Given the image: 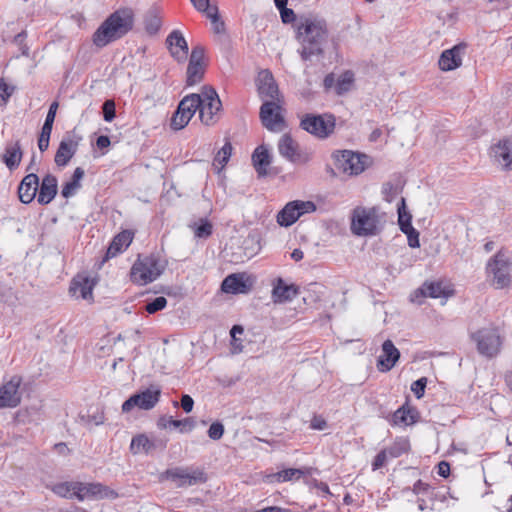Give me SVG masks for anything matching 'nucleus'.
Returning <instances> with one entry per match:
<instances>
[{
	"instance_id": "obj_1",
	"label": "nucleus",
	"mask_w": 512,
	"mask_h": 512,
	"mask_svg": "<svg viewBox=\"0 0 512 512\" xmlns=\"http://www.w3.org/2000/svg\"><path fill=\"white\" fill-rule=\"evenodd\" d=\"M296 29V37L301 44V59L308 61L313 56H321L328 38L326 21L314 15L302 16L297 21Z\"/></svg>"
},
{
	"instance_id": "obj_2",
	"label": "nucleus",
	"mask_w": 512,
	"mask_h": 512,
	"mask_svg": "<svg viewBox=\"0 0 512 512\" xmlns=\"http://www.w3.org/2000/svg\"><path fill=\"white\" fill-rule=\"evenodd\" d=\"M133 25V10L128 7L120 8L110 14L94 32L93 43L97 47H104L125 36L132 30Z\"/></svg>"
},
{
	"instance_id": "obj_3",
	"label": "nucleus",
	"mask_w": 512,
	"mask_h": 512,
	"mask_svg": "<svg viewBox=\"0 0 512 512\" xmlns=\"http://www.w3.org/2000/svg\"><path fill=\"white\" fill-rule=\"evenodd\" d=\"M165 265L155 255L139 258L132 266L130 277L133 283L146 285L155 281L164 271Z\"/></svg>"
},
{
	"instance_id": "obj_4",
	"label": "nucleus",
	"mask_w": 512,
	"mask_h": 512,
	"mask_svg": "<svg viewBox=\"0 0 512 512\" xmlns=\"http://www.w3.org/2000/svg\"><path fill=\"white\" fill-rule=\"evenodd\" d=\"M379 224L378 208L357 206L351 215V232L356 236H370L377 233Z\"/></svg>"
},
{
	"instance_id": "obj_5",
	"label": "nucleus",
	"mask_w": 512,
	"mask_h": 512,
	"mask_svg": "<svg viewBox=\"0 0 512 512\" xmlns=\"http://www.w3.org/2000/svg\"><path fill=\"white\" fill-rule=\"evenodd\" d=\"M336 168L349 176L361 174L368 165V156L351 150L335 151L332 154Z\"/></svg>"
},
{
	"instance_id": "obj_6",
	"label": "nucleus",
	"mask_w": 512,
	"mask_h": 512,
	"mask_svg": "<svg viewBox=\"0 0 512 512\" xmlns=\"http://www.w3.org/2000/svg\"><path fill=\"white\" fill-rule=\"evenodd\" d=\"M510 259L507 254L500 250L489 260L487 273L492 277V285L496 289H504L510 286Z\"/></svg>"
},
{
	"instance_id": "obj_7",
	"label": "nucleus",
	"mask_w": 512,
	"mask_h": 512,
	"mask_svg": "<svg viewBox=\"0 0 512 512\" xmlns=\"http://www.w3.org/2000/svg\"><path fill=\"white\" fill-rule=\"evenodd\" d=\"M201 100L199 106V118L205 125H213L218 120V113L222 104L216 91L210 86H204L201 93L198 94Z\"/></svg>"
},
{
	"instance_id": "obj_8",
	"label": "nucleus",
	"mask_w": 512,
	"mask_h": 512,
	"mask_svg": "<svg viewBox=\"0 0 512 512\" xmlns=\"http://www.w3.org/2000/svg\"><path fill=\"white\" fill-rule=\"evenodd\" d=\"M316 204L312 201L295 200L288 202L277 214V223L281 227L293 225L302 215L315 212Z\"/></svg>"
},
{
	"instance_id": "obj_9",
	"label": "nucleus",
	"mask_w": 512,
	"mask_h": 512,
	"mask_svg": "<svg viewBox=\"0 0 512 512\" xmlns=\"http://www.w3.org/2000/svg\"><path fill=\"white\" fill-rule=\"evenodd\" d=\"M300 127L308 133L324 139L333 133L335 117L332 114H308L301 120Z\"/></svg>"
},
{
	"instance_id": "obj_10",
	"label": "nucleus",
	"mask_w": 512,
	"mask_h": 512,
	"mask_svg": "<svg viewBox=\"0 0 512 512\" xmlns=\"http://www.w3.org/2000/svg\"><path fill=\"white\" fill-rule=\"evenodd\" d=\"M477 344V350L486 357L495 356L500 349L501 340L498 330L493 327L479 329L471 335Z\"/></svg>"
},
{
	"instance_id": "obj_11",
	"label": "nucleus",
	"mask_w": 512,
	"mask_h": 512,
	"mask_svg": "<svg viewBox=\"0 0 512 512\" xmlns=\"http://www.w3.org/2000/svg\"><path fill=\"white\" fill-rule=\"evenodd\" d=\"M200 105L201 100L198 94H190L184 97L171 118V128L173 130L183 129L189 123Z\"/></svg>"
},
{
	"instance_id": "obj_12",
	"label": "nucleus",
	"mask_w": 512,
	"mask_h": 512,
	"mask_svg": "<svg viewBox=\"0 0 512 512\" xmlns=\"http://www.w3.org/2000/svg\"><path fill=\"white\" fill-rule=\"evenodd\" d=\"M279 154L294 164H306L310 153L300 149L298 143L289 134H283L278 141Z\"/></svg>"
},
{
	"instance_id": "obj_13",
	"label": "nucleus",
	"mask_w": 512,
	"mask_h": 512,
	"mask_svg": "<svg viewBox=\"0 0 512 512\" xmlns=\"http://www.w3.org/2000/svg\"><path fill=\"white\" fill-rule=\"evenodd\" d=\"M161 391L158 388H148L129 397L122 405V411L127 413L134 407L143 410L152 409L159 401Z\"/></svg>"
},
{
	"instance_id": "obj_14",
	"label": "nucleus",
	"mask_w": 512,
	"mask_h": 512,
	"mask_svg": "<svg viewBox=\"0 0 512 512\" xmlns=\"http://www.w3.org/2000/svg\"><path fill=\"white\" fill-rule=\"evenodd\" d=\"M205 50L202 46L197 45L193 47L189 64L187 67V79L186 83L189 86H193L197 83H199L205 72Z\"/></svg>"
},
{
	"instance_id": "obj_15",
	"label": "nucleus",
	"mask_w": 512,
	"mask_h": 512,
	"mask_svg": "<svg viewBox=\"0 0 512 512\" xmlns=\"http://www.w3.org/2000/svg\"><path fill=\"white\" fill-rule=\"evenodd\" d=\"M22 384V377L14 375L11 379L0 386V409L15 408L21 402V392L19 391Z\"/></svg>"
},
{
	"instance_id": "obj_16",
	"label": "nucleus",
	"mask_w": 512,
	"mask_h": 512,
	"mask_svg": "<svg viewBox=\"0 0 512 512\" xmlns=\"http://www.w3.org/2000/svg\"><path fill=\"white\" fill-rule=\"evenodd\" d=\"M118 494L101 483L76 482V498L83 501L85 498L115 499Z\"/></svg>"
},
{
	"instance_id": "obj_17",
	"label": "nucleus",
	"mask_w": 512,
	"mask_h": 512,
	"mask_svg": "<svg viewBox=\"0 0 512 512\" xmlns=\"http://www.w3.org/2000/svg\"><path fill=\"white\" fill-rule=\"evenodd\" d=\"M260 119L265 128L278 131L284 120L280 114V106L274 101H266L260 108Z\"/></svg>"
},
{
	"instance_id": "obj_18",
	"label": "nucleus",
	"mask_w": 512,
	"mask_h": 512,
	"mask_svg": "<svg viewBox=\"0 0 512 512\" xmlns=\"http://www.w3.org/2000/svg\"><path fill=\"white\" fill-rule=\"evenodd\" d=\"M167 476L177 482L179 487L192 486L206 481L205 474L201 470H190L188 468H173L167 470Z\"/></svg>"
},
{
	"instance_id": "obj_19",
	"label": "nucleus",
	"mask_w": 512,
	"mask_h": 512,
	"mask_svg": "<svg viewBox=\"0 0 512 512\" xmlns=\"http://www.w3.org/2000/svg\"><path fill=\"white\" fill-rule=\"evenodd\" d=\"M80 137L68 134L61 140L55 154L54 161L57 166H66L77 152Z\"/></svg>"
},
{
	"instance_id": "obj_20",
	"label": "nucleus",
	"mask_w": 512,
	"mask_h": 512,
	"mask_svg": "<svg viewBox=\"0 0 512 512\" xmlns=\"http://www.w3.org/2000/svg\"><path fill=\"white\" fill-rule=\"evenodd\" d=\"M253 285V280L245 273H234L228 275L221 284L225 293L238 294L248 292Z\"/></svg>"
},
{
	"instance_id": "obj_21",
	"label": "nucleus",
	"mask_w": 512,
	"mask_h": 512,
	"mask_svg": "<svg viewBox=\"0 0 512 512\" xmlns=\"http://www.w3.org/2000/svg\"><path fill=\"white\" fill-rule=\"evenodd\" d=\"M466 45L463 43L457 44L451 49L444 50L438 60L439 68L442 71H451L461 66L462 56L464 54Z\"/></svg>"
},
{
	"instance_id": "obj_22",
	"label": "nucleus",
	"mask_w": 512,
	"mask_h": 512,
	"mask_svg": "<svg viewBox=\"0 0 512 512\" xmlns=\"http://www.w3.org/2000/svg\"><path fill=\"white\" fill-rule=\"evenodd\" d=\"M451 292L442 286L440 282H425L419 289H417L411 296L412 302L421 304L419 298H444L447 299Z\"/></svg>"
},
{
	"instance_id": "obj_23",
	"label": "nucleus",
	"mask_w": 512,
	"mask_h": 512,
	"mask_svg": "<svg viewBox=\"0 0 512 512\" xmlns=\"http://www.w3.org/2000/svg\"><path fill=\"white\" fill-rule=\"evenodd\" d=\"M491 157L503 169H512V139H504L491 147Z\"/></svg>"
},
{
	"instance_id": "obj_24",
	"label": "nucleus",
	"mask_w": 512,
	"mask_h": 512,
	"mask_svg": "<svg viewBox=\"0 0 512 512\" xmlns=\"http://www.w3.org/2000/svg\"><path fill=\"white\" fill-rule=\"evenodd\" d=\"M400 358V352L391 340H386L382 344V353L377 360V369L380 372L390 371Z\"/></svg>"
},
{
	"instance_id": "obj_25",
	"label": "nucleus",
	"mask_w": 512,
	"mask_h": 512,
	"mask_svg": "<svg viewBox=\"0 0 512 512\" xmlns=\"http://www.w3.org/2000/svg\"><path fill=\"white\" fill-rule=\"evenodd\" d=\"M166 44L178 62H184L188 56V44L179 30H173L166 39Z\"/></svg>"
},
{
	"instance_id": "obj_26",
	"label": "nucleus",
	"mask_w": 512,
	"mask_h": 512,
	"mask_svg": "<svg viewBox=\"0 0 512 512\" xmlns=\"http://www.w3.org/2000/svg\"><path fill=\"white\" fill-rule=\"evenodd\" d=\"M95 282L86 275L78 274L71 282L69 292L76 298L91 300Z\"/></svg>"
},
{
	"instance_id": "obj_27",
	"label": "nucleus",
	"mask_w": 512,
	"mask_h": 512,
	"mask_svg": "<svg viewBox=\"0 0 512 512\" xmlns=\"http://www.w3.org/2000/svg\"><path fill=\"white\" fill-rule=\"evenodd\" d=\"M39 188V177L35 173L27 174L18 186L19 200L23 204L31 203Z\"/></svg>"
},
{
	"instance_id": "obj_28",
	"label": "nucleus",
	"mask_w": 512,
	"mask_h": 512,
	"mask_svg": "<svg viewBox=\"0 0 512 512\" xmlns=\"http://www.w3.org/2000/svg\"><path fill=\"white\" fill-rule=\"evenodd\" d=\"M258 92L262 98L278 99V86L273 75L268 70H262L258 75Z\"/></svg>"
},
{
	"instance_id": "obj_29",
	"label": "nucleus",
	"mask_w": 512,
	"mask_h": 512,
	"mask_svg": "<svg viewBox=\"0 0 512 512\" xmlns=\"http://www.w3.org/2000/svg\"><path fill=\"white\" fill-rule=\"evenodd\" d=\"M38 190V203L41 205L49 204L57 195V178L52 174L45 175L41 184L39 185Z\"/></svg>"
},
{
	"instance_id": "obj_30",
	"label": "nucleus",
	"mask_w": 512,
	"mask_h": 512,
	"mask_svg": "<svg viewBox=\"0 0 512 512\" xmlns=\"http://www.w3.org/2000/svg\"><path fill=\"white\" fill-rule=\"evenodd\" d=\"M298 294V287L294 284H286L282 278H278L273 286L272 299L275 303L291 301Z\"/></svg>"
},
{
	"instance_id": "obj_31",
	"label": "nucleus",
	"mask_w": 512,
	"mask_h": 512,
	"mask_svg": "<svg viewBox=\"0 0 512 512\" xmlns=\"http://www.w3.org/2000/svg\"><path fill=\"white\" fill-rule=\"evenodd\" d=\"M132 240L133 233L130 230H124L117 234L107 249L106 258L115 257L118 253L125 250L131 244Z\"/></svg>"
},
{
	"instance_id": "obj_32",
	"label": "nucleus",
	"mask_w": 512,
	"mask_h": 512,
	"mask_svg": "<svg viewBox=\"0 0 512 512\" xmlns=\"http://www.w3.org/2000/svg\"><path fill=\"white\" fill-rule=\"evenodd\" d=\"M252 163L258 174L262 177L267 175V168L271 164L269 150L264 146H258L252 154Z\"/></svg>"
},
{
	"instance_id": "obj_33",
	"label": "nucleus",
	"mask_w": 512,
	"mask_h": 512,
	"mask_svg": "<svg viewBox=\"0 0 512 512\" xmlns=\"http://www.w3.org/2000/svg\"><path fill=\"white\" fill-rule=\"evenodd\" d=\"M22 159V150L19 142L8 144L5 148L3 155V161L5 165L10 169L14 170L17 168Z\"/></svg>"
},
{
	"instance_id": "obj_34",
	"label": "nucleus",
	"mask_w": 512,
	"mask_h": 512,
	"mask_svg": "<svg viewBox=\"0 0 512 512\" xmlns=\"http://www.w3.org/2000/svg\"><path fill=\"white\" fill-rule=\"evenodd\" d=\"M304 474H305V472L302 469L289 468V469H284L282 471H279L277 473H272V474L266 475L264 480L268 483L287 482V481H292V480H298Z\"/></svg>"
},
{
	"instance_id": "obj_35",
	"label": "nucleus",
	"mask_w": 512,
	"mask_h": 512,
	"mask_svg": "<svg viewBox=\"0 0 512 512\" xmlns=\"http://www.w3.org/2000/svg\"><path fill=\"white\" fill-rule=\"evenodd\" d=\"M156 448L155 442L151 441L145 434H139L132 438L130 451L132 454H149Z\"/></svg>"
},
{
	"instance_id": "obj_36",
	"label": "nucleus",
	"mask_w": 512,
	"mask_h": 512,
	"mask_svg": "<svg viewBox=\"0 0 512 512\" xmlns=\"http://www.w3.org/2000/svg\"><path fill=\"white\" fill-rule=\"evenodd\" d=\"M417 411L409 406H402L393 414V423L395 425H411L416 422Z\"/></svg>"
},
{
	"instance_id": "obj_37",
	"label": "nucleus",
	"mask_w": 512,
	"mask_h": 512,
	"mask_svg": "<svg viewBox=\"0 0 512 512\" xmlns=\"http://www.w3.org/2000/svg\"><path fill=\"white\" fill-rule=\"evenodd\" d=\"M410 449V443L405 438L397 439L391 446L386 448L389 457L398 458L401 455L407 453Z\"/></svg>"
},
{
	"instance_id": "obj_38",
	"label": "nucleus",
	"mask_w": 512,
	"mask_h": 512,
	"mask_svg": "<svg viewBox=\"0 0 512 512\" xmlns=\"http://www.w3.org/2000/svg\"><path fill=\"white\" fill-rule=\"evenodd\" d=\"M231 153H232V145L229 141H227L224 144V146L216 154L214 161H213V166L215 168H217L218 171L223 169L224 166L226 165V163L228 162V160L231 156Z\"/></svg>"
},
{
	"instance_id": "obj_39",
	"label": "nucleus",
	"mask_w": 512,
	"mask_h": 512,
	"mask_svg": "<svg viewBox=\"0 0 512 512\" xmlns=\"http://www.w3.org/2000/svg\"><path fill=\"white\" fill-rule=\"evenodd\" d=\"M52 491L64 498L76 497V482L58 483L52 487Z\"/></svg>"
},
{
	"instance_id": "obj_40",
	"label": "nucleus",
	"mask_w": 512,
	"mask_h": 512,
	"mask_svg": "<svg viewBox=\"0 0 512 512\" xmlns=\"http://www.w3.org/2000/svg\"><path fill=\"white\" fill-rule=\"evenodd\" d=\"M199 12H203L206 14V16L211 19V22H212V25H213V30L216 32V33H222L224 32L225 30V25H224V22L221 21L218 17V9L217 7H212L210 5H208V8L207 10H198Z\"/></svg>"
},
{
	"instance_id": "obj_41",
	"label": "nucleus",
	"mask_w": 512,
	"mask_h": 512,
	"mask_svg": "<svg viewBox=\"0 0 512 512\" xmlns=\"http://www.w3.org/2000/svg\"><path fill=\"white\" fill-rule=\"evenodd\" d=\"M169 425L173 426L174 428H179L181 433L190 432L195 427V421L193 418H185L182 420H176L172 417H169L168 419Z\"/></svg>"
},
{
	"instance_id": "obj_42",
	"label": "nucleus",
	"mask_w": 512,
	"mask_h": 512,
	"mask_svg": "<svg viewBox=\"0 0 512 512\" xmlns=\"http://www.w3.org/2000/svg\"><path fill=\"white\" fill-rule=\"evenodd\" d=\"M412 216L406 211L405 199L401 198L400 205L398 206V224L401 231L405 229V225L412 226Z\"/></svg>"
},
{
	"instance_id": "obj_43",
	"label": "nucleus",
	"mask_w": 512,
	"mask_h": 512,
	"mask_svg": "<svg viewBox=\"0 0 512 512\" xmlns=\"http://www.w3.org/2000/svg\"><path fill=\"white\" fill-rule=\"evenodd\" d=\"M161 24V18L155 13H149L145 18V29L151 35L159 31Z\"/></svg>"
},
{
	"instance_id": "obj_44",
	"label": "nucleus",
	"mask_w": 512,
	"mask_h": 512,
	"mask_svg": "<svg viewBox=\"0 0 512 512\" xmlns=\"http://www.w3.org/2000/svg\"><path fill=\"white\" fill-rule=\"evenodd\" d=\"M353 83V75L350 72L344 73L337 81L336 91L337 94L342 95L348 92Z\"/></svg>"
},
{
	"instance_id": "obj_45",
	"label": "nucleus",
	"mask_w": 512,
	"mask_h": 512,
	"mask_svg": "<svg viewBox=\"0 0 512 512\" xmlns=\"http://www.w3.org/2000/svg\"><path fill=\"white\" fill-rule=\"evenodd\" d=\"M166 305H167V299L163 296H159V297H156L155 299H153L151 302H148L145 305V310L149 314H154L157 311L164 309L166 307Z\"/></svg>"
},
{
	"instance_id": "obj_46",
	"label": "nucleus",
	"mask_w": 512,
	"mask_h": 512,
	"mask_svg": "<svg viewBox=\"0 0 512 512\" xmlns=\"http://www.w3.org/2000/svg\"><path fill=\"white\" fill-rule=\"evenodd\" d=\"M402 232L407 236L408 245L411 248H418L420 246L419 232L413 226L405 225V229Z\"/></svg>"
},
{
	"instance_id": "obj_47",
	"label": "nucleus",
	"mask_w": 512,
	"mask_h": 512,
	"mask_svg": "<svg viewBox=\"0 0 512 512\" xmlns=\"http://www.w3.org/2000/svg\"><path fill=\"white\" fill-rule=\"evenodd\" d=\"M212 224L208 220H201L200 225L195 228V236L198 238H207L212 234Z\"/></svg>"
},
{
	"instance_id": "obj_48",
	"label": "nucleus",
	"mask_w": 512,
	"mask_h": 512,
	"mask_svg": "<svg viewBox=\"0 0 512 512\" xmlns=\"http://www.w3.org/2000/svg\"><path fill=\"white\" fill-rule=\"evenodd\" d=\"M224 426L221 422L216 421L212 423L208 429V436L212 440H219L224 434Z\"/></svg>"
},
{
	"instance_id": "obj_49",
	"label": "nucleus",
	"mask_w": 512,
	"mask_h": 512,
	"mask_svg": "<svg viewBox=\"0 0 512 512\" xmlns=\"http://www.w3.org/2000/svg\"><path fill=\"white\" fill-rule=\"evenodd\" d=\"M14 92V87L8 86L3 79H0V104L6 105L8 99Z\"/></svg>"
},
{
	"instance_id": "obj_50",
	"label": "nucleus",
	"mask_w": 512,
	"mask_h": 512,
	"mask_svg": "<svg viewBox=\"0 0 512 512\" xmlns=\"http://www.w3.org/2000/svg\"><path fill=\"white\" fill-rule=\"evenodd\" d=\"M103 117L107 122H111L115 118V104L112 100H107L103 104Z\"/></svg>"
},
{
	"instance_id": "obj_51",
	"label": "nucleus",
	"mask_w": 512,
	"mask_h": 512,
	"mask_svg": "<svg viewBox=\"0 0 512 512\" xmlns=\"http://www.w3.org/2000/svg\"><path fill=\"white\" fill-rule=\"evenodd\" d=\"M426 384L427 379L425 377H422L413 382V384L411 385V390L418 399L424 395Z\"/></svg>"
},
{
	"instance_id": "obj_52",
	"label": "nucleus",
	"mask_w": 512,
	"mask_h": 512,
	"mask_svg": "<svg viewBox=\"0 0 512 512\" xmlns=\"http://www.w3.org/2000/svg\"><path fill=\"white\" fill-rule=\"evenodd\" d=\"M388 453L385 449L381 450L374 458L373 462H372V469L375 471V470H378L380 469L381 467H383L386 462H387V458H388Z\"/></svg>"
},
{
	"instance_id": "obj_53",
	"label": "nucleus",
	"mask_w": 512,
	"mask_h": 512,
	"mask_svg": "<svg viewBox=\"0 0 512 512\" xmlns=\"http://www.w3.org/2000/svg\"><path fill=\"white\" fill-rule=\"evenodd\" d=\"M80 187L81 185H76L70 180L63 186L61 194L64 198H69L73 196Z\"/></svg>"
},
{
	"instance_id": "obj_54",
	"label": "nucleus",
	"mask_w": 512,
	"mask_h": 512,
	"mask_svg": "<svg viewBox=\"0 0 512 512\" xmlns=\"http://www.w3.org/2000/svg\"><path fill=\"white\" fill-rule=\"evenodd\" d=\"M281 20L285 24L292 23L296 20L294 11L290 8H285L280 11Z\"/></svg>"
},
{
	"instance_id": "obj_55",
	"label": "nucleus",
	"mask_w": 512,
	"mask_h": 512,
	"mask_svg": "<svg viewBox=\"0 0 512 512\" xmlns=\"http://www.w3.org/2000/svg\"><path fill=\"white\" fill-rule=\"evenodd\" d=\"M193 406H194V400L192 399V397L187 395V394L182 395V397H181V407H182V409L186 413H189V412L192 411Z\"/></svg>"
},
{
	"instance_id": "obj_56",
	"label": "nucleus",
	"mask_w": 512,
	"mask_h": 512,
	"mask_svg": "<svg viewBox=\"0 0 512 512\" xmlns=\"http://www.w3.org/2000/svg\"><path fill=\"white\" fill-rule=\"evenodd\" d=\"M58 107H59V104L57 101H54L50 104L48 113L46 115L45 122L54 123Z\"/></svg>"
},
{
	"instance_id": "obj_57",
	"label": "nucleus",
	"mask_w": 512,
	"mask_h": 512,
	"mask_svg": "<svg viewBox=\"0 0 512 512\" xmlns=\"http://www.w3.org/2000/svg\"><path fill=\"white\" fill-rule=\"evenodd\" d=\"M438 474L444 478L448 477L450 474V465L446 461H441L438 466Z\"/></svg>"
},
{
	"instance_id": "obj_58",
	"label": "nucleus",
	"mask_w": 512,
	"mask_h": 512,
	"mask_svg": "<svg viewBox=\"0 0 512 512\" xmlns=\"http://www.w3.org/2000/svg\"><path fill=\"white\" fill-rule=\"evenodd\" d=\"M327 426L326 421L321 417H314L311 420V427L316 430H323Z\"/></svg>"
},
{
	"instance_id": "obj_59",
	"label": "nucleus",
	"mask_w": 512,
	"mask_h": 512,
	"mask_svg": "<svg viewBox=\"0 0 512 512\" xmlns=\"http://www.w3.org/2000/svg\"><path fill=\"white\" fill-rule=\"evenodd\" d=\"M83 177H84V170L80 167H77L74 170L71 181L74 182L76 185H81L80 181L82 180Z\"/></svg>"
},
{
	"instance_id": "obj_60",
	"label": "nucleus",
	"mask_w": 512,
	"mask_h": 512,
	"mask_svg": "<svg viewBox=\"0 0 512 512\" xmlns=\"http://www.w3.org/2000/svg\"><path fill=\"white\" fill-rule=\"evenodd\" d=\"M96 145L99 149H104L110 146V139L108 136L101 135L97 138Z\"/></svg>"
},
{
	"instance_id": "obj_61",
	"label": "nucleus",
	"mask_w": 512,
	"mask_h": 512,
	"mask_svg": "<svg viewBox=\"0 0 512 512\" xmlns=\"http://www.w3.org/2000/svg\"><path fill=\"white\" fill-rule=\"evenodd\" d=\"M195 9L197 10H207L209 5V0H190Z\"/></svg>"
},
{
	"instance_id": "obj_62",
	"label": "nucleus",
	"mask_w": 512,
	"mask_h": 512,
	"mask_svg": "<svg viewBox=\"0 0 512 512\" xmlns=\"http://www.w3.org/2000/svg\"><path fill=\"white\" fill-rule=\"evenodd\" d=\"M49 140L50 138L48 137H45V136H39V139H38V147H39V150L41 152H44L48 149L49 147Z\"/></svg>"
},
{
	"instance_id": "obj_63",
	"label": "nucleus",
	"mask_w": 512,
	"mask_h": 512,
	"mask_svg": "<svg viewBox=\"0 0 512 512\" xmlns=\"http://www.w3.org/2000/svg\"><path fill=\"white\" fill-rule=\"evenodd\" d=\"M52 128H53V123L44 122L40 135L50 138Z\"/></svg>"
},
{
	"instance_id": "obj_64",
	"label": "nucleus",
	"mask_w": 512,
	"mask_h": 512,
	"mask_svg": "<svg viewBox=\"0 0 512 512\" xmlns=\"http://www.w3.org/2000/svg\"><path fill=\"white\" fill-rule=\"evenodd\" d=\"M256 512H286V510L278 506H270Z\"/></svg>"
}]
</instances>
